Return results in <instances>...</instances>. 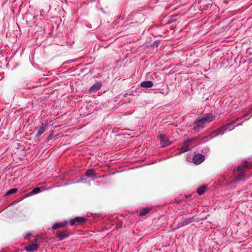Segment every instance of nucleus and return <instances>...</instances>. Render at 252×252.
Listing matches in <instances>:
<instances>
[{"label":"nucleus","instance_id":"4","mask_svg":"<svg viewBox=\"0 0 252 252\" xmlns=\"http://www.w3.org/2000/svg\"><path fill=\"white\" fill-rule=\"evenodd\" d=\"M230 125V124H228L225 126H223L222 127H220V128L214 131L210 135L211 136L212 134L214 133H216L215 135L211 136V138L215 137L217 135L219 134H222L227 129L228 127Z\"/></svg>","mask_w":252,"mask_h":252},{"label":"nucleus","instance_id":"12","mask_svg":"<svg viewBox=\"0 0 252 252\" xmlns=\"http://www.w3.org/2000/svg\"><path fill=\"white\" fill-rule=\"evenodd\" d=\"M57 236L60 240H62L68 236V233L65 232H60L58 233Z\"/></svg>","mask_w":252,"mask_h":252},{"label":"nucleus","instance_id":"9","mask_svg":"<svg viewBox=\"0 0 252 252\" xmlns=\"http://www.w3.org/2000/svg\"><path fill=\"white\" fill-rule=\"evenodd\" d=\"M102 86L101 83L100 82H98L93 85L89 89V93H94L98 91Z\"/></svg>","mask_w":252,"mask_h":252},{"label":"nucleus","instance_id":"17","mask_svg":"<svg viewBox=\"0 0 252 252\" xmlns=\"http://www.w3.org/2000/svg\"><path fill=\"white\" fill-rule=\"evenodd\" d=\"M206 188L205 186H201L197 189V192L199 195L203 194L205 191Z\"/></svg>","mask_w":252,"mask_h":252},{"label":"nucleus","instance_id":"7","mask_svg":"<svg viewBox=\"0 0 252 252\" xmlns=\"http://www.w3.org/2000/svg\"><path fill=\"white\" fill-rule=\"evenodd\" d=\"M85 220V219L84 218L81 217H77L71 219L70 220V223L72 225L75 224L78 225L84 222Z\"/></svg>","mask_w":252,"mask_h":252},{"label":"nucleus","instance_id":"13","mask_svg":"<svg viewBox=\"0 0 252 252\" xmlns=\"http://www.w3.org/2000/svg\"><path fill=\"white\" fill-rule=\"evenodd\" d=\"M66 225V222L56 223L53 225L52 228L53 229H56L60 228V227H64Z\"/></svg>","mask_w":252,"mask_h":252},{"label":"nucleus","instance_id":"16","mask_svg":"<svg viewBox=\"0 0 252 252\" xmlns=\"http://www.w3.org/2000/svg\"><path fill=\"white\" fill-rule=\"evenodd\" d=\"M41 191V189L39 187L34 188L30 193L29 195H31L36 193H38Z\"/></svg>","mask_w":252,"mask_h":252},{"label":"nucleus","instance_id":"2","mask_svg":"<svg viewBox=\"0 0 252 252\" xmlns=\"http://www.w3.org/2000/svg\"><path fill=\"white\" fill-rule=\"evenodd\" d=\"M249 168V165L247 162L244 163L242 165L239 166L236 168V171L238 173L236 180H240L244 177V171L245 169Z\"/></svg>","mask_w":252,"mask_h":252},{"label":"nucleus","instance_id":"10","mask_svg":"<svg viewBox=\"0 0 252 252\" xmlns=\"http://www.w3.org/2000/svg\"><path fill=\"white\" fill-rule=\"evenodd\" d=\"M38 248V245L36 243H32L27 246L25 250L29 252H32L36 250Z\"/></svg>","mask_w":252,"mask_h":252},{"label":"nucleus","instance_id":"11","mask_svg":"<svg viewBox=\"0 0 252 252\" xmlns=\"http://www.w3.org/2000/svg\"><path fill=\"white\" fill-rule=\"evenodd\" d=\"M140 86L143 88H149L153 86V83L151 81H146L142 82Z\"/></svg>","mask_w":252,"mask_h":252},{"label":"nucleus","instance_id":"18","mask_svg":"<svg viewBox=\"0 0 252 252\" xmlns=\"http://www.w3.org/2000/svg\"><path fill=\"white\" fill-rule=\"evenodd\" d=\"M17 189L13 188L9 190L5 194V195H9L15 193L17 191Z\"/></svg>","mask_w":252,"mask_h":252},{"label":"nucleus","instance_id":"3","mask_svg":"<svg viewBox=\"0 0 252 252\" xmlns=\"http://www.w3.org/2000/svg\"><path fill=\"white\" fill-rule=\"evenodd\" d=\"M158 137L160 140V144L161 147H166L169 145L171 143V142L163 134L161 133L159 134Z\"/></svg>","mask_w":252,"mask_h":252},{"label":"nucleus","instance_id":"19","mask_svg":"<svg viewBox=\"0 0 252 252\" xmlns=\"http://www.w3.org/2000/svg\"><path fill=\"white\" fill-rule=\"evenodd\" d=\"M31 236H32V235L31 233H28L25 236V238L29 239L30 238V237H31Z\"/></svg>","mask_w":252,"mask_h":252},{"label":"nucleus","instance_id":"15","mask_svg":"<svg viewBox=\"0 0 252 252\" xmlns=\"http://www.w3.org/2000/svg\"><path fill=\"white\" fill-rule=\"evenodd\" d=\"M94 175V169H91L87 171L86 176L88 177H92Z\"/></svg>","mask_w":252,"mask_h":252},{"label":"nucleus","instance_id":"8","mask_svg":"<svg viewBox=\"0 0 252 252\" xmlns=\"http://www.w3.org/2000/svg\"><path fill=\"white\" fill-rule=\"evenodd\" d=\"M193 141V139H189L186 141L184 145L180 149L181 153H184L188 151L190 149L189 143Z\"/></svg>","mask_w":252,"mask_h":252},{"label":"nucleus","instance_id":"5","mask_svg":"<svg viewBox=\"0 0 252 252\" xmlns=\"http://www.w3.org/2000/svg\"><path fill=\"white\" fill-rule=\"evenodd\" d=\"M47 126L43 123H41L38 127H36L35 130L37 129V132L36 135V137L38 138L41 136L47 129Z\"/></svg>","mask_w":252,"mask_h":252},{"label":"nucleus","instance_id":"20","mask_svg":"<svg viewBox=\"0 0 252 252\" xmlns=\"http://www.w3.org/2000/svg\"><path fill=\"white\" fill-rule=\"evenodd\" d=\"M50 139V137H49L48 138V140H49Z\"/></svg>","mask_w":252,"mask_h":252},{"label":"nucleus","instance_id":"14","mask_svg":"<svg viewBox=\"0 0 252 252\" xmlns=\"http://www.w3.org/2000/svg\"><path fill=\"white\" fill-rule=\"evenodd\" d=\"M150 209L148 208H143L142 210H141L139 215L140 216H145L147 214H148L150 212Z\"/></svg>","mask_w":252,"mask_h":252},{"label":"nucleus","instance_id":"6","mask_svg":"<svg viewBox=\"0 0 252 252\" xmlns=\"http://www.w3.org/2000/svg\"><path fill=\"white\" fill-rule=\"evenodd\" d=\"M204 156L202 154H197L193 156L192 162L195 164H199L204 160Z\"/></svg>","mask_w":252,"mask_h":252},{"label":"nucleus","instance_id":"1","mask_svg":"<svg viewBox=\"0 0 252 252\" xmlns=\"http://www.w3.org/2000/svg\"><path fill=\"white\" fill-rule=\"evenodd\" d=\"M215 117L212 114L208 113L202 117L196 119L193 123V129L198 131L210 122L214 120Z\"/></svg>","mask_w":252,"mask_h":252}]
</instances>
